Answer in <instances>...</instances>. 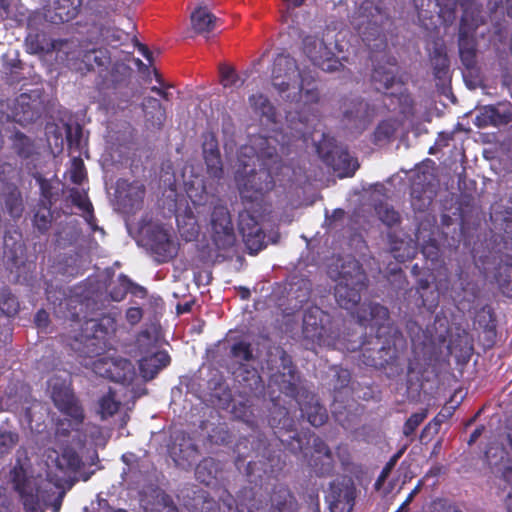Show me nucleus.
<instances>
[{
  "mask_svg": "<svg viewBox=\"0 0 512 512\" xmlns=\"http://www.w3.org/2000/svg\"><path fill=\"white\" fill-rule=\"evenodd\" d=\"M216 18L206 7H199L191 14V24L195 31L202 33L213 29Z\"/></svg>",
  "mask_w": 512,
  "mask_h": 512,
  "instance_id": "obj_37",
  "label": "nucleus"
},
{
  "mask_svg": "<svg viewBox=\"0 0 512 512\" xmlns=\"http://www.w3.org/2000/svg\"><path fill=\"white\" fill-rule=\"evenodd\" d=\"M79 5V0H54L52 8L45 12V18L53 24L70 21L77 15Z\"/></svg>",
  "mask_w": 512,
  "mask_h": 512,
  "instance_id": "obj_30",
  "label": "nucleus"
},
{
  "mask_svg": "<svg viewBox=\"0 0 512 512\" xmlns=\"http://www.w3.org/2000/svg\"><path fill=\"white\" fill-rule=\"evenodd\" d=\"M267 367L271 371L270 383L289 397L298 395L299 375L292 357L281 346L273 347L267 355Z\"/></svg>",
  "mask_w": 512,
  "mask_h": 512,
  "instance_id": "obj_7",
  "label": "nucleus"
},
{
  "mask_svg": "<svg viewBox=\"0 0 512 512\" xmlns=\"http://www.w3.org/2000/svg\"><path fill=\"white\" fill-rule=\"evenodd\" d=\"M379 217L381 221L389 227H392L398 223H400L401 217L400 214L394 210L392 207H381L378 210Z\"/></svg>",
  "mask_w": 512,
  "mask_h": 512,
  "instance_id": "obj_64",
  "label": "nucleus"
},
{
  "mask_svg": "<svg viewBox=\"0 0 512 512\" xmlns=\"http://www.w3.org/2000/svg\"><path fill=\"white\" fill-rule=\"evenodd\" d=\"M509 121L510 114L501 113L494 105H487L482 107L475 117V125L478 128L506 125L509 123Z\"/></svg>",
  "mask_w": 512,
  "mask_h": 512,
  "instance_id": "obj_33",
  "label": "nucleus"
},
{
  "mask_svg": "<svg viewBox=\"0 0 512 512\" xmlns=\"http://www.w3.org/2000/svg\"><path fill=\"white\" fill-rule=\"evenodd\" d=\"M203 156L220 154L218 139L214 132H206L203 135L202 144Z\"/></svg>",
  "mask_w": 512,
  "mask_h": 512,
  "instance_id": "obj_63",
  "label": "nucleus"
},
{
  "mask_svg": "<svg viewBox=\"0 0 512 512\" xmlns=\"http://www.w3.org/2000/svg\"><path fill=\"white\" fill-rule=\"evenodd\" d=\"M463 80L469 89L486 87V75L482 66H463L461 69Z\"/></svg>",
  "mask_w": 512,
  "mask_h": 512,
  "instance_id": "obj_39",
  "label": "nucleus"
},
{
  "mask_svg": "<svg viewBox=\"0 0 512 512\" xmlns=\"http://www.w3.org/2000/svg\"><path fill=\"white\" fill-rule=\"evenodd\" d=\"M495 279L502 293L512 298V264L500 267Z\"/></svg>",
  "mask_w": 512,
  "mask_h": 512,
  "instance_id": "obj_49",
  "label": "nucleus"
},
{
  "mask_svg": "<svg viewBox=\"0 0 512 512\" xmlns=\"http://www.w3.org/2000/svg\"><path fill=\"white\" fill-rule=\"evenodd\" d=\"M44 102L43 88L36 86L15 98L10 107L11 112L8 117L20 125L33 123L45 111Z\"/></svg>",
  "mask_w": 512,
  "mask_h": 512,
  "instance_id": "obj_11",
  "label": "nucleus"
},
{
  "mask_svg": "<svg viewBox=\"0 0 512 512\" xmlns=\"http://www.w3.org/2000/svg\"><path fill=\"white\" fill-rule=\"evenodd\" d=\"M86 178L87 172L83 160L80 157H74L70 169L71 182L81 185Z\"/></svg>",
  "mask_w": 512,
  "mask_h": 512,
  "instance_id": "obj_61",
  "label": "nucleus"
},
{
  "mask_svg": "<svg viewBox=\"0 0 512 512\" xmlns=\"http://www.w3.org/2000/svg\"><path fill=\"white\" fill-rule=\"evenodd\" d=\"M336 455L345 471H352L354 466L353 457L347 444L340 443L336 446Z\"/></svg>",
  "mask_w": 512,
  "mask_h": 512,
  "instance_id": "obj_62",
  "label": "nucleus"
},
{
  "mask_svg": "<svg viewBox=\"0 0 512 512\" xmlns=\"http://www.w3.org/2000/svg\"><path fill=\"white\" fill-rule=\"evenodd\" d=\"M11 482L19 494L26 512H42L38 493L34 491L32 481L22 466H15L11 472Z\"/></svg>",
  "mask_w": 512,
  "mask_h": 512,
  "instance_id": "obj_21",
  "label": "nucleus"
},
{
  "mask_svg": "<svg viewBox=\"0 0 512 512\" xmlns=\"http://www.w3.org/2000/svg\"><path fill=\"white\" fill-rule=\"evenodd\" d=\"M311 85L310 82L307 81V78L305 77L304 81V89L300 92V94H297L294 101L296 103L302 102L303 105H311V104H317L320 99L319 91L316 87H309Z\"/></svg>",
  "mask_w": 512,
  "mask_h": 512,
  "instance_id": "obj_53",
  "label": "nucleus"
},
{
  "mask_svg": "<svg viewBox=\"0 0 512 512\" xmlns=\"http://www.w3.org/2000/svg\"><path fill=\"white\" fill-rule=\"evenodd\" d=\"M194 501V512H220V505L205 491L199 492Z\"/></svg>",
  "mask_w": 512,
  "mask_h": 512,
  "instance_id": "obj_48",
  "label": "nucleus"
},
{
  "mask_svg": "<svg viewBox=\"0 0 512 512\" xmlns=\"http://www.w3.org/2000/svg\"><path fill=\"white\" fill-rule=\"evenodd\" d=\"M40 188V199L39 205L51 206L57 200V193L54 191V187L51 182L43 177L37 178Z\"/></svg>",
  "mask_w": 512,
  "mask_h": 512,
  "instance_id": "obj_50",
  "label": "nucleus"
},
{
  "mask_svg": "<svg viewBox=\"0 0 512 512\" xmlns=\"http://www.w3.org/2000/svg\"><path fill=\"white\" fill-rule=\"evenodd\" d=\"M306 71L299 66H274L272 85L287 101L293 102L296 95L304 89Z\"/></svg>",
  "mask_w": 512,
  "mask_h": 512,
  "instance_id": "obj_15",
  "label": "nucleus"
},
{
  "mask_svg": "<svg viewBox=\"0 0 512 512\" xmlns=\"http://www.w3.org/2000/svg\"><path fill=\"white\" fill-rule=\"evenodd\" d=\"M12 149L22 159L30 158L34 153V142L22 132H16L12 137Z\"/></svg>",
  "mask_w": 512,
  "mask_h": 512,
  "instance_id": "obj_40",
  "label": "nucleus"
},
{
  "mask_svg": "<svg viewBox=\"0 0 512 512\" xmlns=\"http://www.w3.org/2000/svg\"><path fill=\"white\" fill-rule=\"evenodd\" d=\"M302 334L305 340L318 346H337L330 327V315L317 306L309 307L303 315Z\"/></svg>",
  "mask_w": 512,
  "mask_h": 512,
  "instance_id": "obj_9",
  "label": "nucleus"
},
{
  "mask_svg": "<svg viewBox=\"0 0 512 512\" xmlns=\"http://www.w3.org/2000/svg\"><path fill=\"white\" fill-rule=\"evenodd\" d=\"M83 139V129L81 125L75 126L67 125L66 127V140L70 149L81 151Z\"/></svg>",
  "mask_w": 512,
  "mask_h": 512,
  "instance_id": "obj_56",
  "label": "nucleus"
},
{
  "mask_svg": "<svg viewBox=\"0 0 512 512\" xmlns=\"http://www.w3.org/2000/svg\"><path fill=\"white\" fill-rule=\"evenodd\" d=\"M269 425L273 429L276 438L282 444L284 443V439H282V432L293 433V435H289L288 437L290 439L296 440L298 443V449H302L301 439L298 436L296 437L294 420L292 417H290L286 408H279L277 411L273 412L269 418Z\"/></svg>",
  "mask_w": 512,
  "mask_h": 512,
  "instance_id": "obj_29",
  "label": "nucleus"
},
{
  "mask_svg": "<svg viewBox=\"0 0 512 512\" xmlns=\"http://www.w3.org/2000/svg\"><path fill=\"white\" fill-rule=\"evenodd\" d=\"M341 408L340 405L334 403L332 410L333 417L344 429H351L355 424L356 415L351 412L342 411Z\"/></svg>",
  "mask_w": 512,
  "mask_h": 512,
  "instance_id": "obj_60",
  "label": "nucleus"
},
{
  "mask_svg": "<svg viewBox=\"0 0 512 512\" xmlns=\"http://www.w3.org/2000/svg\"><path fill=\"white\" fill-rule=\"evenodd\" d=\"M357 497V489L351 478L344 477L330 483L326 500L330 512H352Z\"/></svg>",
  "mask_w": 512,
  "mask_h": 512,
  "instance_id": "obj_17",
  "label": "nucleus"
},
{
  "mask_svg": "<svg viewBox=\"0 0 512 512\" xmlns=\"http://www.w3.org/2000/svg\"><path fill=\"white\" fill-rule=\"evenodd\" d=\"M291 61L297 62L299 59H292L290 54L283 49H276L273 53L265 51L261 56L253 60L252 64H261L265 62H273V64H289Z\"/></svg>",
  "mask_w": 512,
  "mask_h": 512,
  "instance_id": "obj_47",
  "label": "nucleus"
},
{
  "mask_svg": "<svg viewBox=\"0 0 512 512\" xmlns=\"http://www.w3.org/2000/svg\"><path fill=\"white\" fill-rule=\"evenodd\" d=\"M248 101L254 113L266 118L267 122H276V109L265 95L262 93L252 94Z\"/></svg>",
  "mask_w": 512,
  "mask_h": 512,
  "instance_id": "obj_34",
  "label": "nucleus"
},
{
  "mask_svg": "<svg viewBox=\"0 0 512 512\" xmlns=\"http://www.w3.org/2000/svg\"><path fill=\"white\" fill-rule=\"evenodd\" d=\"M138 67H139V72L142 74H144L146 72L150 73V68H152L155 79L159 83L160 87L152 86L151 91L158 94L164 100L169 101L171 93L167 92L165 89L170 87V85L166 84L164 82L161 74L157 71L156 66H138Z\"/></svg>",
  "mask_w": 512,
  "mask_h": 512,
  "instance_id": "obj_52",
  "label": "nucleus"
},
{
  "mask_svg": "<svg viewBox=\"0 0 512 512\" xmlns=\"http://www.w3.org/2000/svg\"><path fill=\"white\" fill-rule=\"evenodd\" d=\"M330 276L337 283L334 296L337 304L346 310L355 308L361 300V292L367 287L366 273L358 260L352 257L339 260Z\"/></svg>",
  "mask_w": 512,
  "mask_h": 512,
  "instance_id": "obj_6",
  "label": "nucleus"
},
{
  "mask_svg": "<svg viewBox=\"0 0 512 512\" xmlns=\"http://www.w3.org/2000/svg\"><path fill=\"white\" fill-rule=\"evenodd\" d=\"M341 109L343 122L355 129L362 131L371 121L370 105L360 97L344 98Z\"/></svg>",
  "mask_w": 512,
  "mask_h": 512,
  "instance_id": "obj_22",
  "label": "nucleus"
},
{
  "mask_svg": "<svg viewBox=\"0 0 512 512\" xmlns=\"http://www.w3.org/2000/svg\"><path fill=\"white\" fill-rule=\"evenodd\" d=\"M92 370L95 374L107 378L113 382L123 385H130L136 378V371L133 363L126 358L103 357L92 363Z\"/></svg>",
  "mask_w": 512,
  "mask_h": 512,
  "instance_id": "obj_13",
  "label": "nucleus"
},
{
  "mask_svg": "<svg viewBox=\"0 0 512 512\" xmlns=\"http://www.w3.org/2000/svg\"><path fill=\"white\" fill-rule=\"evenodd\" d=\"M145 192L146 190L143 184H130L123 199L125 207H128L130 210L141 208Z\"/></svg>",
  "mask_w": 512,
  "mask_h": 512,
  "instance_id": "obj_42",
  "label": "nucleus"
},
{
  "mask_svg": "<svg viewBox=\"0 0 512 512\" xmlns=\"http://www.w3.org/2000/svg\"><path fill=\"white\" fill-rule=\"evenodd\" d=\"M69 198L73 205L85 213L86 221L91 223L92 220H94L93 205L90 202L87 194L78 188H71Z\"/></svg>",
  "mask_w": 512,
  "mask_h": 512,
  "instance_id": "obj_41",
  "label": "nucleus"
},
{
  "mask_svg": "<svg viewBox=\"0 0 512 512\" xmlns=\"http://www.w3.org/2000/svg\"><path fill=\"white\" fill-rule=\"evenodd\" d=\"M397 122L394 119L382 120L375 128L371 136V142L376 146H382L392 141L397 131Z\"/></svg>",
  "mask_w": 512,
  "mask_h": 512,
  "instance_id": "obj_36",
  "label": "nucleus"
},
{
  "mask_svg": "<svg viewBox=\"0 0 512 512\" xmlns=\"http://www.w3.org/2000/svg\"><path fill=\"white\" fill-rule=\"evenodd\" d=\"M117 329L116 318L112 314H104L98 319L86 320L80 332L74 336L75 341L84 345L93 353H99L109 336Z\"/></svg>",
  "mask_w": 512,
  "mask_h": 512,
  "instance_id": "obj_10",
  "label": "nucleus"
},
{
  "mask_svg": "<svg viewBox=\"0 0 512 512\" xmlns=\"http://www.w3.org/2000/svg\"><path fill=\"white\" fill-rule=\"evenodd\" d=\"M237 457L235 465L240 469L246 459L252 455L257 460H249L246 465V474L250 482L262 484L264 478L276 477L284 468L285 461L281 457V449H275L261 432H254L247 437L239 439L235 446Z\"/></svg>",
  "mask_w": 512,
  "mask_h": 512,
  "instance_id": "obj_2",
  "label": "nucleus"
},
{
  "mask_svg": "<svg viewBox=\"0 0 512 512\" xmlns=\"http://www.w3.org/2000/svg\"><path fill=\"white\" fill-rule=\"evenodd\" d=\"M317 152L326 165L335 171H344L345 176L354 175L359 167L357 160L353 159L347 150L325 140L318 144Z\"/></svg>",
  "mask_w": 512,
  "mask_h": 512,
  "instance_id": "obj_18",
  "label": "nucleus"
},
{
  "mask_svg": "<svg viewBox=\"0 0 512 512\" xmlns=\"http://www.w3.org/2000/svg\"><path fill=\"white\" fill-rule=\"evenodd\" d=\"M428 409L424 408L419 412L411 414V416L405 421L403 425V434L406 437L414 434L416 429L420 426V424L427 418Z\"/></svg>",
  "mask_w": 512,
  "mask_h": 512,
  "instance_id": "obj_57",
  "label": "nucleus"
},
{
  "mask_svg": "<svg viewBox=\"0 0 512 512\" xmlns=\"http://www.w3.org/2000/svg\"><path fill=\"white\" fill-rule=\"evenodd\" d=\"M461 8L463 16L459 31V53L463 64H466L475 53L474 40L470 33L477 27V21L474 19L475 10L472 9L471 4H467L465 1L461 3Z\"/></svg>",
  "mask_w": 512,
  "mask_h": 512,
  "instance_id": "obj_23",
  "label": "nucleus"
},
{
  "mask_svg": "<svg viewBox=\"0 0 512 512\" xmlns=\"http://www.w3.org/2000/svg\"><path fill=\"white\" fill-rule=\"evenodd\" d=\"M432 173H418L412 182L411 204L414 210L425 211L432 203Z\"/></svg>",
  "mask_w": 512,
  "mask_h": 512,
  "instance_id": "obj_26",
  "label": "nucleus"
},
{
  "mask_svg": "<svg viewBox=\"0 0 512 512\" xmlns=\"http://www.w3.org/2000/svg\"><path fill=\"white\" fill-rule=\"evenodd\" d=\"M258 146L256 156L260 162L259 169L246 172L247 165L244 164L245 175L237 179L240 197L244 204L262 201L264 195L274 188V176L282 168V159L269 137H260Z\"/></svg>",
  "mask_w": 512,
  "mask_h": 512,
  "instance_id": "obj_3",
  "label": "nucleus"
},
{
  "mask_svg": "<svg viewBox=\"0 0 512 512\" xmlns=\"http://www.w3.org/2000/svg\"><path fill=\"white\" fill-rule=\"evenodd\" d=\"M26 48L31 54H40L51 50L56 52L59 61L80 62L82 64H102L109 59L108 52L103 49L89 48L78 39L49 41L44 33L30 32L26 37Z\"/></svg>",
  "mask_w": 512,
  "mask_h": 512,
  "instance_id": "obj_4",
  "label": "nucleus"
},
{
  "mask_svg": "<svg viewBox=\"0 0 512 512\" xmlns=\"http://www.w3.org/2000/svg\"><path fill=\"white\" fill-rule=\"evenodd\" d=\"M308 466L318 477H330L335 472V460L331 448L320 437L312 441V450L307 459Z\"/></svg>",
  "mask_w": 512,
  "mask_h": 512,
  "instance_id": "obj_19",
  "label": "nucleus"
},
{
  "mask_svg": "<svg viewBox=\"0 0 512 512\" xmlns=\"http://www.w3.org/2000/svg\"><path fill=\"white\" fill-rule=\"evenodd\" d=\"M142 107L146 126L149 129L160 130L166 119V111L161 102L154 97H145Z\"/></svg>",
  "mask_w": 512,
  "mask_h": 512,
  "instance_id": "obj_32",
  "label": "nucleus"
},
{
  "mask_svg": "<svg viewBox=\"0 0 512 512\" xmlns=\"http://www.w3.org/2000/svg\"><path fill=\"white\" fill-rule=\"evenodd\" d=\"M131 42L133 46L138 50V52L148 61L150 64L154 62L165 61V55L160 48H149L145 45L139 44L134 36L130 33L116 27H104L100 30V38L96 42L92 41H80L82 45H88L89 48L95 49H103L108 52L109 59L104 60L102 64L106 62H111V52L103 45L110 46L113 50L117 49L120 46H123Z\"/></svg>",
  "mask_w": 512,
  "mask_h": 512,
  "instance_id": "obj_8",
  "label": "nucleus"
},
{
  "mask_svg": "<svg viewBox=\"0 0 512 512\" xmlns=\"http://www.w3.org/2000/svg\"><path fill=\"white\" fill-rule=\"evenodd\" d=\"M51 398L55 407L64 415L71 418V429H78L84 420V410L66 381L51 380Z\"/></svg>",
  "mask_w": 512,
  "mask_h": 512,
  "instance_id": "obj_12",
  "label": "nucleus"
},
{
  "mask_svg": "<svg viewBox=\"0 0 512 512\" xmlns=\"http://www.w3.org/2000/svg\"><path fill=\"white\" fill-rule=\"evenodd\" d=\"M403 453H404V449H400L394 455H392L391 458L387 461V463L383 467L382 471L380 472L378 478L376 479V481L374 483V489L376 491H379L382 488L386 479L388 478V476L390 475V473L396 466L398 460L401 458Z\"/></svg>",
  "mask_w": 512,
  "mask_h": 512,
  "instance_id": "obj_54",
  "label": "nucleus"
},
{
  "mask_svg": "<svg viewBox=\"0 0 512 512\" xmlns=\"http://www.w3.org/2000/svg\"><path fill=\"white\" fill-rule=\"evenodd\" d=\"M219 75L220 82L225 88H239L245 82V78L236 72L234 66H220Z\"/></svg>",
  "mask_w": 512,
  "mask_h": 512,
  "instance_id": "obj_46",
  "label": "nucleus"
},
{
  "mask_svg": "<svg viewBox=\"0 0 512 512\" xmlns=\"http://www.w3.org/2000/svg\"><path fill=\"white\" fill-rule=\"evenodd\" d=\"M455 409L456 406H449L447 404L444 405L438 414L428 423L424 430L434 429V432L438 433L441 425L453 416Z\"/></svg>",
  "mask_w": 512,
  "mask_h": 512,
  "instance_id": "obj_58",
  "label": "nucleus"
},
{
  "mask_svg": "<svg viewBox=\"0 0 512 512\" xmlns=\"http://www.w3.org/2000/svg\"><path fill=\"white\" fill-rule=\"evenodd\" d=\"M210 223L213 230V240L217 246L226 247L234 243V228L226 205L220 203L214 205Z\"/></svg>",
  "mask_w": 512,
  "mask_h": 512,
  "instance_id": "obj_20",
  "label": "nucleus"
},
{
  "mask_svg": "<svg viewBox=\"0 0 512 512\" xmlns=\"http://www.w3.org/2000/svg\"><path fill=\"white\" fill-rule=\"evenodd\" d=\"M33 217L34 227L41 233H46L52 224V211L51 206L39 205Z\"/></svg>",
  "mask_w": 512,
  "mask_h": 512,
  "instance_id": "obj_45",
  "label": "nucleus"
},
{
  "mask_svg": "<svg viewBox=\"0 0 512 512\" xmlns=\"http://www.w3.org/2000/svg\"><path fill=\"white\" fill-rule=\"evenodd\" d=\"M357 323L362 327L376 329V335L363 340L359 345L350 342L346 349L359 348L358 363L380 370L391 380L400 378L406 367L407 398L417 400L428 381L426 373L435 360V347L424 342H413L408 355L407 341L391 323L387 307L379 303L362 304L356 312Z\"/></svg>",
  "mask_w": 512,
  "mask_h": 512,
  "instance_id": "obj_1",
  "label": "nucleus"
},
{
  "mask_svg": "<svg viewBox=\"0 0 512 512\" xmlns=\"http://www.w3.org/2000/svg\"><path fill=\"white\" fill-rule=\"evenodd\" d=\"M230 356L241 361L238 368L239 373L236 377L243 386L248 387L251 391L263 388V381L257 369L243 363L254 359L253 348L250 342L245 340L234 342L230 348Z\"/></svg>",
  "mask_w": 512,
  "mask_h": 512,
  "instance_id": "obj_14",
  "label": "nucleus"
},
{
  "mask_svg": "<svg viewBox=\"0 0 512 512\" xmlns=\"http://www.w3.org/2000/svg\"><path fill=\"white\" fill-rule=\"evenodd\" d=\"M239 230L250 254H257L266 247L265 233L258 221L250 214H240Z\"/></svg>",
  "mask_w": 512,
  "mask_h": 512,
  "instance_id": "obj_24",
  "label": "nucleus"
},
{
  "mask_svg": "<svg viewBox=\"0 0 512 512\" xmlns=\"http://www.w3.org/2000/svg\"><path fill=\"white\" fill-rule=\"evenodd\" d=\"M54 462L55 466L62 472H76L83 464L77 451L69 446L65 447L62 453L56 456Z\"/></svg>",
  "mask_w": 512,
  "mask_h": 512,
  "instance_id": "obj_35",
  "label": "nucleus"
},
{
  "mask_svg": "<svg viewBox=\"0 0 512 512\" xmlns=\"http://www.w3.org/2000/svg\"><path fill=\"white\" fill-rule=\"evenodd\" d=\"M2 200L7 213L13 219H18L22 216L24 203L21 191L16 184L4 183L2 181Z\"/></svg>",
  "mask_w": 512,
  "mask_h": 512,
  "instance_id": "obj_31",
  "label": "nucleus"
},
{
  "mask_svg": "<svg viewBox=\"0 0 512 512\" xmlns=\"http://www.w3.org/2000/svg\"><path fill=\"white\" fill-rule=\"evenodd\" d=\"M147 512H178L172 497L164 492L157 494L152 507Z\"/></svg>",
  "mask_w": 512,
  "mask_h": 512,
  "instance_id": "obj_51",
  "label": "nucleus"
},
{
  "mask_svg": "<svg viewBox=\"0 0 512 512\" xmlns=\"http://www.w3.org/2000/svg\"><path fill=\"white\" fill-rule=\"evenodd\" d=\"M301 416L314 427H320L328 420L326 408L319 402L318 397L312 393L301 395L298 400Z\"/></svg>",
  "mask_w": 512,
  "mask_h": 512,
  "instance_id": "obj_28",
  "label": "nucleus"
},
{
  "mask_svg": "<svg viewBox=\"0 0 512 512\" xmlns=\"http://www.w3.org/2000/svg\"><path fill=\"white\" fill-rule=\"evenodd\" d=\"M217 467L212 458L203 459L197 464L195 476L197 480L205 485H210L216 478Z\"/></svg>",
  "mask_w": 512,
  "mask_h": 512,
  "instance_id": "obj_43",
  "label": "nucleus"
},
{
  "mask_svg": "<svg viewBox=\"0 0 512 512\" xmlns=\"http://www.w3.org/2000/svg\"><path fill=\"white\" fill-rule=\"evenodd\" d=\"M120 401L116 400V393L110 388L108 392L99 399V413L102 419L115 415L120 408Z\"/></svg>",
  "mask_w": 512,
  "mask_h": 512,
  "instance_id": "obj_44",
  "label": "nucleus"
},
{
  "mask_svg": "<svg viewBox=\"0 0 512 512\" xmlns=\"http://www.w3.org/2000/svg\"><path fill=\"white\" fill-rule=\"evenodd\" d=\"M153 348L155 350H149V353L142 356L139 360L140 373L147 381L154 379L171 362V357L167 351L159 350L155 345H153Z\"/></svg>",
  "mask_w": 512,
  "mask_h": 512,
  "instance_id": "obj_27",
  "label": "nucleus"
},
{
  "mask_svg": "<svg viewBox=\"0 0 512 512\" xmlns=\"http://www.w3.org/2000/svg\"><path fill=\"white\" fill-rule=\"evenodd\" d=\"M223 505L229 512H298V502L289 489L282 483L273 486L269 502L256 499L252 488H244L235 499L227 493L221 498Z\"/></svg>",
  "mask_w": 512,
  "mask_h": 512,
  "instance_id": "obj_5",
  "label": "nucleus"
},
{
  "mask_svg": "<svg viewBox=\"0 0 512 512\" xmlns=\"http://www.w3.org/2000/svg\"><path fill=\"white\" fill-rule=\"evenodd\" d=\"M330 44L327 42L325 35H306L302 39V53L305 55L304 60H309L314 64L319 62H329L332 60V51Z\"/></svg>",
  "mask_w": 512,
  "mask_h": 512,
  "instance_id": "obj_25",
  "label": "nucleus"
},
{
  "mask_svg": "<svg viewBox=\"0 0 512 512\" xmlns=\"http://www.w3.org/2000/svg\"><path fill=\"white\" fill-rule=\"evenodd\" d=\"M145 245L157 263H167L178 253V244L160 225L151 226L146 230Z\"/></svg>",
  "mask_w": 512,
  "mask_h": 512,
  "instance_id": "obj_16",
  "label": "nucleus"
},
{
  "mask_svg": "<svg viewBox=\"0 0 512 512\" xmlns=\"http://www.w3.org/2000/svg\"><path fill=\"white\" fill-rule=\"evenodd\" d=\"M371 80L377 91L386 92L393 86L395 75L387 66H374Z\"/></svg>",
  "mask_w": 512,
  "mask_h": 512,
  "instance_id": "obj_38",
  "label": "nucleus"
},
{
  "mask_svg": "<svg viewBox=\"0 0 512 512\" xmlns=\"http://www.w3.org/2000/svg\"><path fill=\"white\" fill-rule=\"evenodd\" d=\"M203 158L208 175L215 179H221L224 173L221 154H210L203 156Z\"/></svg>",
  "mask_w": 512,
  "mask_h": 512,
  "instance_id": "obj_55",
  "label": "nucleus"
},
{
  "mask_svg": "<svg viewBox=\"0 0 512 512\" xmlns=\"http://www.w3.org/2000/svg\"><path fill=\"white\" fill-rule=\"evenodd\" d=\"M19 309L18 299L8 290L2 289V315L13 317L19 312Z\"/></svg>",
  "mask_w": 512,
  "mask_h": 512,
  "instance_id": "obj_59",
  "label": "nucleus"
}]
</instances>
